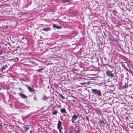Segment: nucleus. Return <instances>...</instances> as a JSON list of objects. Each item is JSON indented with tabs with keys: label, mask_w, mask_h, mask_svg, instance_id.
<instances>
[{
	"label": "nucleus",
	"mask_w": 133,
	"mask_h": 133,
	"mask_svg": "<svg viewBox=\"0 0 133 133\" xmlns=\"http://www.w3.org/2000/svg\"><path fill=\"white\" fill-rule=\"evenodd\" d=\"M8 67V66L7 64L3 66L1 69L0 70V71L2 72H4V71L6 69V68Z\"/></svg>",
	"instance_id": "nucleus-4"
},
{
	"label": "nucleus",
	"mask_w": 133,
	"mask_h": 133,
	"mask_svg": "<svg viewBox=\"0 0 133 133\" xmlns=\"http://www.w3.org/2000/svg\"><path fill=\"white\" fill-rule=\"evenodd\" d=\"M23 39H24L25 40V43H27V42L28 40L26 38H24V37H23L22 38V40H23Z\"/></svg>",
	"instance_id": "nucleus-18"
},
{
	"label": "nucleus",
	"mask_w": 133,
	"mask_h": 133,
	"mask_svg": "<svg viewBox=\"0 0 133 133\" xmlns=\"http://www.w3.org/2000/svg\"><path fill=\"white\" fill-rule=\"evenodd\" d=\"M34 99L35 100H36V99H37L36 98V97L35 96H34Z\"/></svg>",
	"instance_id": "nucleus-24"
},
{
	"label": "nucleus",
	"mask_w": 133,
	"mask_h": 133,
	"mask_svg": "<svg viewBox=\"0 0 133 133\" xmlns=\"http://www.w3.org/2000/svg\"><path fill=\"white\" fill-rule=\"evenodd\" d=\"M71 129H74V127H73V126H71Z\"/></svg>",
	"instance_id": "nucleus-25"
},
{
	"label": "nucleus",
	"mask_w": 133,
	"mask_h": 133,
	"mask_svg": "<svg viewBox=\"0 0 133 133\" xmlns=\"http://www.w3.org/2000/svg\"><path fill=\"white\" fill-rule=\"evenodd\" d=\"M60 111L62 113H65V114H67V113L66 112V111L65 110V109L64 108H61L60 109Z\"/></svg>",
	"instance_id": "nucleus-9"
},
{
	"label": "nucleus",
	"mask_w": 133,
	"mask_h": 133,
	"mask_svg": "<svg viewBox=\"0 0 133 133\" xmlns=\"http://www.w3.org/2000/svg\"><path fill=\"white\" fill-rule=\"evenodd\" d=\"M126 74H127L128 75V73H126Z\"/></svg>",
	"instance_id": "nucleus-30"
},
{
	"label": "nucleus",
	"mask_w": 133,
	"mask_h": 133,
	"mask_svg": "<svg viewBox=\"0 0 133 133\" xmlns=\"http://www.w3.org/2000/svg\"><path fill=\"white\" fill-rule=\"evenodd\" d=\"M80 128H78V130L74 133H80V130H79Z\"/></svg>",
	"instance_id": "nucleus-16"
},
{
	"label": "nucleus",
	"mask_w": 133,
	"mask_h": 133,
	"mask_svg": "<svg viewBox=\"0 0 133 133\" xmlns=\"http://www.w3.org/2000/svg\"><path fill=\"white\" fill-rule=\"evenodd\" d=\"M128 85H127L126 83H125V85L122 87V88L124 89H126L128 88Z\"/></svg>",
	"instance_id": "nucleus-14"
},
{
	"label": "nucleus",
	"mask_w": 133,
	"mask_h": 133,
	"mask_svg": "<svg viewBox=\"0 0 133 133\" xmlns=\"http://www.w3.org/2000/svg\"><path fill=\"white\" fill-rule=\"evenodd\" d=\"M108 36V37L109 38V40H111V41H112V39L111 38H110V37H109V36Z\"/></svg>",
	"instance_id": "nucleus-22"
},
{
	"label": "nucleus",
	"mask_w": 133,
	"mask_h": 133,
	"mask_svg": "<svg viewBox=\"0 0 133 133\" xmlns=\"http://www.w3.org/2000/svg\"><path fill=\"white\" fill-rule=\"evenodd\" d=\"M61 125L62 122L60 121H59L58 122L57 125L58 129H63L62 127H61Z\"/></svg>",
	"instance_id": "nucleus-5"
},
{
	"label": "nucleus",
	"mask_w": 133,
	"mask_h": 133,
	"mask_svg": "<svg viewBox=\"0 0 133 133\" xmlns=\"http://www.w3.org/2000/svg\"><path fill=\"white\" fill-rule=\"evenodd\" d=\"M44 70V69L41 68L40 69H38L37 70L39 72H41L42 70Z\"/></svg>",
	"instance_id": "nucleus-17"
},
{
	"label": "nucleus",
	"mask_w": 133,
	"mask_h": 133,
	"mask_svg": "<svg viewBox=\"0 0 133 133\" xmlns=\"http://www.w3.org/2000/svg\"><path fill=\"white\" fill-rule=\"evenodd\" d=\"M3 53V52H0V55H2Z\"/></svg>",
	"instance_id": "nucleus-26"
},
{
	"label": "nucleus",
	"mask_w": 133,
	"mask_h": 133,
	"mask_svg": "<svg viewBox=\"0 0 133 133\" xmlns=\"http://www.w3.org/2000/svg\"><path fill=\"white\" fill-rule=\"evenodd\" d=\"M0 90H1V88H0Z\"/></svg>",
	"instance_id": "nucleus-32"
},
{
	"label": "nucleus",
	"mask_w": 133,
	"mask_h": 133,
	"mask_svg": "<svg viewBox=\"0 0 133 133\" xmlns=\"http://www.w3.org/2000/svg\"><path fill=\"white\" fill-rule=\"evenodd\" d=\"M19 95L21 96V97L23 98H28L27 96H26L24 94H22V93H19Z\"/></svg>",
	"instance_id": "nucleus-8"
},
{
	"label": "nucleus",
	"mask_w": 133,
	"mask_h": 133,
	"mask_svg": "<svg viewBox=\"0 0 133 133\" xmlns=\"http://www.w3.org/2000/svg\"><path fill=\"white\" fill-rule=\"evenodd\" d=\"M107 122L105 119H104L103 120H100L98 123L99 124H101L102 125H103L106 124Z\"/></svg>",
	"instance_id": "nucleus-7"
},
{
	"label": "nucleus",
	"mask_w": 133,
	"mask_h": 133,
	"mask_svg": "<svg viewBox=\"0 0 133 133\" xmlns=\"http://www.w3.org/2000/svg\"><path fill=\"white\" fill-rule=\"evenodd\" d=\"M53 27L54 28H55L58 29H60L61 28L60 26H57L55 24H53Z\"/></svg>",
	"instance_id": "nucleus-10"
},
{
	"label": "nucleus",
	"mask_w": 133,
	"mask_h": 133,
	"mask_svg": "<svg viewBox=\"0 0 133 133\" xmlns=\"http://www.w3.org/2000/svg\"><path fill=\"white\" fill-rule=\"evenodd\" d=\"M69 109H70V106H69Z\"/></svg>",
	"instance_id": "nucleus-28"
},
{
	"label": "nucleus",
	"mask_w": 133,
	"mask_h": 133,
	"mask_svg": "<svg viewBox=\"0 0 133 133\" xmlns=\"http://www.w3.org/2000/svg\"><path fill=\"white\" fill-rule=\"evenodd\" d=\"M25 129V132H27V131L29 129V126H26L24 128Z\"/></svg>",
	"instance_id": "nucleus-15"
},
{
	"label": "nucleus",
	"mask_w": 133,
	"mask_h": 133,
	"mask_svg": "<svg viewBox=\"0 0 133 133\" xmlns=\"http://www.w3.org/2000/svg\"><path fill=\"white\" fill-rule=\"evenodd\" d=\"M70 0H64V2L65 3L67 2H68Z\"/></svg>",
	"instance_id": "nucleus-20"
},
{
	"label": "nucleus",
	"mask_w": 133,
	"mask_h": 133,
	"mask_svg": "<svg viewBox=\"0 0 133 133\" xmlns=\"http://www.w3.org/2000/svg\"><path fill=\"white\" fill-rule=\"evenodd\" d=\"M2 127V125L0 123V127Z\"/></svg>",
	"instance_id": "nucleus-27"
},
{
	"label": "nucleus",
	"mask_w": 133,
	"mask_h": 133,
	"mask_svg": "<svg viewBox=\"0 0 133 133\" xmlns=\"http://www.w3.org/2000/svg\"><path fill=\"white\" fill-rule=\"evenodd\" d=\"M58 112V111L56 110H55L54 111H53L52 112V115H56L57 113Z\"/></svg>",
	"instance_id": "nucleus-13"
},
{
	"label": "nucleus",
	"mask_w": 133,
	"mask_h": 133,
	"mask_svg": "<svg viewBox=\"0 0 133 133\" xmlns=\"http://www.w3.org/2000/svg\"><path fill=\"white\" fill-rule=\"evenodd\" d=\"M29 133H32V132L31 131H30V132Z\"/></svg>",
	"instance_id": "nucleus-29"
},
{
	"label": "nucleus",
	"mask_w": 133,
	"mask_h": 133,
	"mask_svg": "<svg viewBox=\"0 0 133 133\" xmlns=\"http://www.w3.org/2000/svg\"><path fill=\"white\" fill-rule=\"evenodd\" d=\"M86 119L88 121H89V118L88 116H87L86 117Z\"/></svg>",
	"instance_id": "nucleus-21"
},
{
	"label": "nucleus",
	"mask_w": 133,
	"mask_h": 133,
	"mask_svg": "<svg viewBox=\"0 0 133 133\" xmlns=\"http://www.w3.org/2000/svg\"><path fill=\"white\" fill-rule=\"evenodd\" d=\"M78 116V114L76 115L74 113V114L72 116L71 122L72 123H75L74 120H76Z\"/></svg>",
	"instance_id": "nucleus-3"
},
{
	"label": "nucleus",
	"mask_w": 133,
	"mask_h": 133,
	"mask_svg": "<svg viewBox=\"0 0 133 133\" xmlns=\"http://www.w3.org/2000/svg\"><path fill=\"white\" fill-rule=\"evenodd\" d=\"M106 75L108 76H109L111 78H112L114 77V75L113 73H112L111 71L109 70H108L106 71Z\"/></svg>",
	"instance_id": "nucleus-2"
},
{
	"label": "nucleus",
	"mask_w": 133,
	"mask_h": 133,
	"mask_svg": "<svg viewBox=\"0 0 133 133\" xmlns=\"http://www.w3.org/2000/svg\"><path fill=\"white\" fill-rule=\"evenodd\" d=\"M104 35L105 36H108V35H106L105 34V32H104Z\"/></svg>",
	"instance_id": "nucleus-23"
},
{
	"label": "nucleus",
	"mask_w": 133,
	"mask_h": 133,
	"mask_svg": "<svg viewBox=\"0 0 133 133\" xmlns=\"http://www.w3.org/2000/svg\"><path fill=\"white\" fill-rule=\"evenodd\" d=\"M26 86H27L28 89L30 91L32 92L34 91V89L33 87H29L28 85H27Z\"/></svg>",
	"instance_id": "nucleus-6"
},
{
	"label": "nucleus",
	"mask_w": 133,
	"mask_h": 133,
	"mask_svg": "<svg viewBox=\"0 0 133 133\" xmlns=\"http://www.w3.org/2000/svg\"><path fill=\"white\" fill-rule=\"evenodd\" d=\"M55 48H53V49H54Z\"/></svg>",
	"instance_id": "nucleus-31"
},
{
	"label": "nucleus",
	"mask_w": 133,
	"mask_h": 133,
	"mask_svg": "<svg viewBox=\"0 0 133 133\" xmlns=\"http://www.w3.org/2000/svg\"><path fill=\"white\" fill-rule=\"evenodd\" d=\"M58 129L59 130V131L61 133H63L61 130V129H63L59 128Z\"/></svg>",
	"instance_id": "nucleus-19"
},
{
	"label": "nucleus",
	"mask_w": 133,
	"mask_h": 133,
	"mask_svg": "<svg viewBox=\"0 0 133 133\" xmlns=\"http://www.w3.org/2000/svg\"><path fill=\"white\" fill-rule=\"evenodd\" d=\"M57 93L59 95V96L61 97L62 99H64L65 98L63 96L62 94L59 93Z\"/></svg>",
	"instance_id": "nucleus-12"
},
{
	"label": "nucleus",
	"mask_w": 133,
	"mask_h": 133,
	"mask_svg": "<svg viewBox=\"0 0 133 133\" xmlns=\"http://www.w3.org/2000/svg\"><path fill=\"white\" fill-rule=\"evenodd\" d=\"M50 29V28L49 27L47 28H44L42 29V30L44 31H47Z\"/></svg>",
	"instance_id": "nucleus-11"
},
{
	"label": "nucleus",
	"mask_w": 133,
	"mask_h": 133,
	"mask_svg": "<svg viewBox=\"0 0 133 133\" xmlns=\"http://www.w3.org/2000/svg\"><path fill=\"white\" fill-rule=\"evenodd\" d=\"M92 92L96 95L100 96L102 95L101 92L100 90L97 89H92L91 90Z\"/></svg>",
	"instance_id": "nucleus-1"
},
{
	"label": "nucleus",
	"mask_w": 133,
	"mask_h": 133,
	"mask_svg": "<svg viewBox=\"0 0 133 133\" xmlns=\"http://www.w3.org/2000/svg\"><path fill=\"white\" fill-rule=\"evenodd\" d=\"M70 133H71V132H70Z\"/></svg>",
	"instance_id": "nucleus-33"
}]
</instances>
